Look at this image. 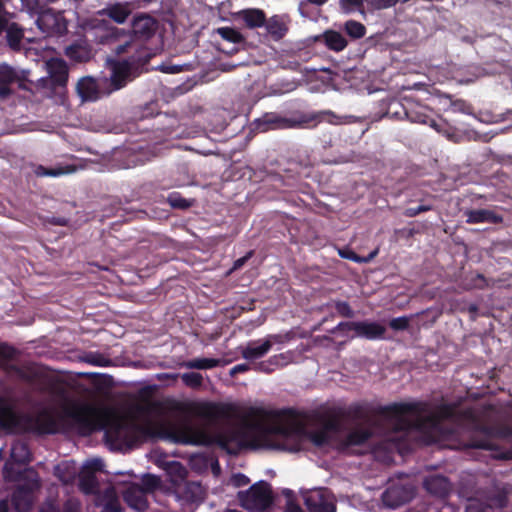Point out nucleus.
Returning a JSON list of instances; mask_svg holds the SVG:
<instances>
[{
	"mask_svg": "<svg viewBox=\"0 0 512 512\" xmlns=\"http://www.w3.org/2000/svg\"><path fill=\"white\" fill-rule=\"evenodd\" d=\"M11 460L17 464H24L30 460V452L23 442H16L11 448Z\"/></svg>",
	"mask_w": 512,
	"mask_h": 512,
	"instance_id": "nucleus-34",
	"label": "nucleus"
},
{
	"mask_svg": "<svg viewBox=\"0 0 512 512\" xmlns=\"http://www.w3.org/2000/svg\"><path fill=\"white\" fill-rule=\"evenodd\" d=\"M315 42H320L333 52L339 53L346 49L348 41L343 34L333 29H327L320 35L315 36Z\"/></svg>",
	"mask_w": 512,
	"mask_h": 512,
	"instance_id": "nucleus-16",
	"label": "nucleus"
},
{
	"mask_svg": "<svg viewBox=\"0 0 512 512\" xmlns=\"http://www.w3.org/2000/svg\"><path fill=\"white\" fill-rule=\"evenodd\" d=\"M466 512H481V511L475 505L470 504L467 507Z\"/></svg>",
	"mask_w": 512,
	"mask_h": 512,
	"instance_id": "nucleus-62",
	"label": "nucleus"
},
{
	"mask_svg": "<svg viewBox=\"0 0 512 512\" xmlns=\"http://www.w3.org/2000/svg\"><path fill=\"white\" fill-rule=\"evenodd\" d=\"M12 465L11 462L5 464L4 477L7 480L19 482L18 489L12 497V502L18 512H27L33 502L32 491L38 487V477L36 472L31 469L14 475Z\"/></svg>",
	"mask_w": 512,
	"mask_h": 512,
	"instance_id": "nucleus-3",
	"label": "nucleus"
},
{
	"mask_svg": "<svg viewBox=\"0 0 512 512\" xmlns=\"http://www.w3.org/2000/svg\"><path fill=\"white\" fill-rule=\"evenodd\" d=\"M161 71H163L165 73L174 74V73L180 72L181 68L176 65H168V66H162Z\"/></svg>",
	"mask_w": 512,
	"mask_h": 512,
	"instance_id": "nucleus-56",
	"label": "nucleus"
},
{
	"mask_svg": "<svg viewBox=\"0 0 512 512\" xmlns=\"http://www.w3.org/2000/svg\"><path fill=\"white\" fill-rule=\"evenodd\" d=\"M144 492H151L160 485V479L155 475H145L142 479Z\"/></svg>",
	"mask_w": 512,
	"mask_h": 512,
	"instance_id": "nucleus-43",
	"label": "nucleus"
},
{
	"mask_svg": "<svg viewBox=\"0 0 512 512\" xmlns=\"http://www.w3.org/2000/svg\"><path fill=\"white\" fill-rule=\"evenodd\" d=\"M187 489L190 490L193 493V496L191 497V500L197 501L202 499L203 497V491L199 484L197 483H189L187 485Z\"/></svg>",
	"mask_w": 512,
	"mask_h": 512,
	"instance_id": "nucleus-49",
	"label": "nucleus"
},
{
	"mask_svg": "<svg viewBox=\"0 0 512 512\" xmlns=\"http://www.w3.org/2000/svg\"><path fill=\"white\" fill-rule=\"evenodd\" d=\"M265 27L267 32L275 39H282L288 31L287 25L284 23L282 18L278 15L266 19Z\"/></svg>",
	"mask_w": 512,
	"mask_h": 512,
	"instance_id": "nucleus-28",
	"label": "nucleus"
},
{
	"mask_svg": "<svg viewBox=\"0 0 512 512\" xmlns=\"http://www.w3.org/2000/svg\"><path fill=\"white\" fill-rule=\"evenodd\" d=\"M50 81L53 87H65L68 81V67L64 60L55 59L48 63Z\"/></svg>",
	"mask_w": 512,
	"mask_h": 512,
	"instance_id": "nucleus-19",
	"label": "nucleus"
},
{
	"mask_svg": "<svg viewBox=\"0 0 512 512\" xmlns=\"http://www.w3.org/2000/svg\"><path fill=\"white\" fill-rule=\"evenodd\" d=\"M167 200L171 207L176 209L185 210L192 206V201L183 198L181 194L177 192L170 193Z\"/></svg>",
	"mask_w": 512,
	"mask_h": 512,
	"instance_id": "nucleus-40",
	"label": "nucleus"
},
{
	"mask_svg": "<svg viewBox=\"0 0 512 512\" xmlns=\"http://www.w3.org/2000/svg\"><path fill=\"white\" fill-rule=\"evenodd\" d=\"M452 106L455 110L461 112H466L469 108V105L464 100H456L452 103Z\"/></svg>",
	"mask_w": 512,
	"mask_h": 512,
	"instance_id": "nucleus-55",
	"label": "nucleus"
},
{
	"mask_svg": "<svg viewBox=\"0 0 512 512\" xmlns=\"http://www.w3.org/2000/svg\"><path fill=\"white\" fill-rule=\"evenodd\" d=\"M240 505L251 512H268L273 503L271 487L264 481L253 484L245 491L237 494Z\"/></svg>",
	"mask_w": 512,
	"mask_h": 512,
	"instance_id": "nucleus-4",
	"label": "nucleus"
},
{
	"mask_svg": "<svg viewBox=\"0 0 512 512\" xmlns=\"http://www.w3.org/2000/svg\"><path fill=\"white\" fill-rule=\"evenodd\" d=\"M410 319L406 316L394 318L389 325L394 330H404L408 327Z\"/></svg>",
	"mask_w": 512,
	"mask_h": 512,
	"instance_id": "nucleus-48",
	"label": "nucleus"
},
{
	"mask_svg": "<svg viewBox=\"0 0 512 512\" xmlns=\"http://www.w3.org/2000/svg\"><path fill=\"white\" fill-rule=\"evenodd\" d=\"M36 25L47 35L60 33L64 28L60 15L51 8L44 9L38 14Z\"/></svg>",
	"mask_w": 512,
	"mask_h": 512,
	"instance_id": "nucleus-11",
	"label": "nucleus"
},
{
	"mask_svg": "<svg viewBox=\"0 0 512 512\" xmlns=\"http://www.w3.org/2000/svg\"><path fill=\"white\" fill-rule=\"evenodd\" d=\"M131 29L137 39L148 40L155 35L158 21L148 14L139 13L133 17Z\"/></svg>",
	"mask_w": 512,
	"mask_h": 512,
	"instance_id": "nucleus-10",
	"label": "nucleus"
},
{
	"mask_svg": "<svg viewBox=\"0 0 512 512\" xmlns=\"http://www.w3.org/2000/svg\"><path fill=\"white\" fill-rule=\"evenodd\" d=\"M426 489L433 494H444L448 491V482L444 477L434 476L425 481Z\"/></svg>",
	"mask_w": 512,
	"mask_h": 512,
	"instance_id": "nucleus-35",
	"label": "nucleus"
},
{
	"mask_svg": "<svg viewBox=\"0 0 512 512\" xmlns=\"http://www.w3.org/2000/svg\"><path fill=\"white\" fill-rule=\"evenodd\" d=\"M295 360L294 353L287 351L270 357L268 363L274 367H284Z\"/></svg>",
	"mask_w": 512,
	"mask_h": 512,
	"instance_id": "nucleus-39",
	"label": "nucleus"
},
{
	"mask_svg": "<svg viewBox=\"0 0 512 512\" xmlns=\"http://www.w3.org/2000/svg\"><path fill=\"white\" fill-rule=\"evenodd\" d=\"M217 32L224 40L232 43L239 44L245 41L243 35L238 30L231 27L218 28Z\"/></svg>",
	"mask_w": 512,
	"mask_h": 512,
	"instance_id": "nucleus-38",
	"label": "nucleus"
},
{
	"mask_svg": "<svg viewBox=\"0 0 512 512\" xmlns=\"http://www.w3.org/2000/svg\"><path fill=\"white\" fill-rule=\"evenodd\" d=\"M370 434L365 429H357L351 432L347 437V445H359L369 438Z\"/></svg>",
	"mask_w": 512,
	"mask_h": 512,
	"instance_id": "nucleus-41",
	"label": "nucleus"
},
{
	"mask_svg": "<svg viewBox=\"0 0 512 512\" xmlns=\"http://www.w3.org/2000/svg\"><path fill=\"white\" fill-rule=\"evenodd\" d=\"M305 505L310 512H335L333 496L326 490H313L304 496Z\"/></svg>",
	"mask_w": 512,
	"mask_h": 512,
	"instance_id": "nucleus-9",
	"label": "nucleus"
},
{
	"mask_svg": "<svg viewBox=\"0 0 512 512\" xmlns=\"http://www.w3.org/2000/svg\"><path fill=\"white\" fill-rule=\"evenodd\" d=\"M404 114L406 118L412 123L429 124L431 127L438 130L436 121L434 119H430L426 113L420 110L404 108Z\"/></svg>",
	"mask_w": 512,
	"mask_h": 512,
	"instance_id": "nucleus-33",
	"label": "nucleus"
},
{
	"mask_svg": "<svg viewBox=\"0 0 512 512\" xmlns=\"http://www.w3.org/2000/svg\"><path fill=\"white\" fill-rule=\"evenodd\" d=\"M65 55L71 61L84 63L88 62L92 58V50L87 42L81 41L67 46L65 49Z\"/></svg>",
	"mask_w": 512,
	"mask_h": 512,
	"instance_id": "nucleus-23",
	"label": "nucleus"
},
{
	"mask_svg": "<svg viewBox=\"0 0 512 512\" xmlns=\"http://www.w3.org/2000/svg\"><path fill=\"white\" fill-rule=\"evenodd\" d=\"M75 169L72 166H59L56 168H47L42 165H39L35 170L38 176H48V177H58L61 175L69 174L74 172Z\"/></svg>",
	"mask_w": 512,
	"mask_h": 512,
	"instance_id": "nucleus-36",
	"label": "nucleus"
},
{
	"mask_svg": "<svg viewBox=\"0 0 512 512\" xmlns=\"http://www.w3.org/2000/svg\"><path fill=\"white\" fill-rule=\"evenodd\" d=\"M256 128L261 132L277 129L302 128V114L297 118H287L276 112H268L255 120Z\"/></svg>",
	"mask_w": 512,
	"mask_h": 512,
	"instance_id": "nucleus-7",
	"label": "nucleus"
},
{
	"mask_svg": "<svg viewBox=\"0 0 512 512\" xmlns=\"http://www.w3.org/2000/svg\"><path fill=\"white\" fill-rule=\"evenodd\" d=\"M339 256H352V257H355V256H359V255L357 253L353 252V251L345 252V251L339 250Z\"/></svg>",
	"mask_w": 512,
	"mask_h": 512,
	"instance_id": "nucleus-61",
	"label": "nucleus"
},
{
	"mask_svg": "<svg viewBox=\"0 0 512 512\" xmlns=\"http://www.w3.org/2000/svg\"><path fill=\"white\" fill-rule=\"evenodd\" d=\"M366 121L364 116H356L351 114L339 115L332 110H321L317 112L303 113L302 122L304 127H316L319 123L326 122L330 125L340 126L353 123H363Z\"/></svg>",
	"mask_w": 512,
	"mask_h": 512,
	"instance_id": "nucleus-5",
	"label": "nucleus"
},
{
	"mask_svg": "<svg viewBox=\"0 0 512 512\" xmlns=\"http://www.w3.org/2000/svg\"><path fill=\"white\" fill-rule=\"evenodd\" d=\"M44 222L53 226H68L70 223V218L65 216L51 215L46 216L44 218Z\"/></svg>",
	"mask_w": 512,
	"mask_h": 512,
	"instance_id": "nucleus-45",
	"label": "nucleus"
},
{
	"mask_svg": "<svg viewBox=\"0 0 512 512\" xmlns=\"http://www.w3.org/2000/svg\"><path fill=\"white\" fill-rule=\"evenodd\" d=\"M219 360L213 358H197L185 363V366L190 369H210L218 366Z\"/></svg>",
	"mask_w": 512,
	"mask_h": 512,
	"instance_id": "nucleus-37",
	"label": "nucleus"
},
{
	"mask_svg": "<svg viewBox=\"0 0 512 512\" xmlns=\"http://www.w3.org/2000/svg\"><path fill=\"white\" fill-rule=\"evenodd\" d=\"M287 504L285 512H304L299 505L293 502L291 499V493L287 492Z\"/></svg>",
	"mask_w": 512,
	"mask_h": 512,
	"instance_id": "nucleus-53",
	"label": "nucleus"
},
{
	"mask_svg": "<svg viewBox=\"0 0 512 512\" xmlns=\"http://www.w3.org/2000/svg\"><path fill=\"white\" fill-rule=\"evenodd\" d=\"M96 504L103 507L102 512L121 511L114 487H108L103 491V493L99 494L96 499Z\"/></svg>",
	"mask_w": 512,
	"mask_h": 512,
	"instance_id": "nucleus-26",
	"label": "nucleus"
},
{
	"mask_svg": "<svg viewBox=\"0 0 512 512\" xmlns=\"http://www.w3.org/2000/svg\"><path fill=\"white\" fill-rule=\"evenodd\" d=\"M329 0H307L308 3L316 5V6H323L326 4Z\"/></svg>",
	"mask_w": 512,
	"mask_h": 512,
	"instance_id": "nucleus-59",
	"label": "nucleus"
},
{
	"mask_svg": "<svg viewBox=\"0 0 512 512\" xmlns=\"http://www.w3.org/2000/svg\"><path fill=\"white\" fill-rule=\"evenodd\" d=\"M130 10L127 4L114 3L101 9L98 14L103 17H108L117 24H123L130 15Z\"/></svg>",
	"mask_w": 512,
	"mask_h": 512,
	"instance_id": "nucleus-24",
	"label": "nucleus"
},
{
	"mask_svg": "<svg viewBox=\"0 0 512 512\" xmlns=\"http://www.w3.org/2000/svg\"><path fill=\"white\" fill-rule=\"evenodd\" d=\"M0 425L11 431L36 429L42 433H54L58 428V418L53 411L45 410L37 416L34 423L25 424L22 423L21 418L12 410L8 403L1 402Z\"/></svg>",
	"mask_w": 512,
	"mask_h": 512,
	"instance_id": "nucleus-2",
	"label": "nucleus"
},
{
	"mask_svg": "<svg viewBox=\"0 0 512 512\" xmlns=\"http://www.w3.org/2000/svg\"><path fill=\"white\" fill-rule=\"evenodd\" d=\"M432 209H433L432 205H424V204H422V205H419L417 207H409V208L405 209L403 214L406 217H415V216H417V215H419V214H421L423 212H427V211H430Z\"/></svg>",
	"mask_w": 512,
	"mask_h": 512,
	"instance_id": "nucleus-46",
	"label": "nucleus"
},
{
	"mask_svg": "<svg viewBox=\"0 0 512 512\" xmlns=\"http://www.w3.org/2000/svg\"><path fill=\"white\" fill-rule=\"evenodd\" d=\"M364 0H340V7L345 11H352L363 6Z\"/></svg>",
	"mask_w": 512,
	"mask_h": 512,
	"instance_id": "nucleus-47",
	"label": "nucleus"
},
{
	"mask_svg": "<svg viewBox=\"0 0 512 512\" xmlns=\"http://www.w3.org/2000/svg\"><path fill=\"white\" fill-rule=\"evenodd\" d=\"M124 499L130 508L139 512L144 511L148 506L144 490L135 484L130 485L125 491Z\"/></svg>",
	"mask_w": 512,
	"mask_h": 512,
	"instance_id": "nucleus-20",
	"label": "nucleus"
},
{
	"mask_svg": "<svg viewBox=\"0 0 512 512\" xmlns=\"http://www.w3.org/2000/svg\"><path fill=\"white\" fill-rule=\"evenodd\" d=\"M351 329L355 331L358 336L365 337L368 339H376L383 336L385 328L376 322H353Z\"/></svg>",
	"mask_w": 512,
	"mask_h": 512,
	"instance_id": "nucleus-22",
	"label": "nucleus"
},
{
	"mask_svg": "<svg viewBox=\"0 0 512 512\" xmlns=\"http://www.w3.org/2000/svg\"><path fill=\"white\" fill-rule=\"evenodd\" d=\"M344 32L353 40H358L366 35L367 29L364 24L356 20H347L343 25Z\"/></svg>",
	"mask_w": 512,
	"mask_h": 512,
	"instance_id": "nucleus-32",
	"label": "nucleus"
},
{
	"mask_svg": "<svg viewBox=\"0 0 512 512\" xmlns=\"http://www.w3.org/2000/svg\"><path fill=\"white\" fill-rule=\"evenodd\" d=\"M187 410L195 416L215 420L233 413L234 406L232 404H216L212 402H191L187 405Z\"/></svg>",
	"mask_w": 512,
	"mask_h": 512,
	"instance_id": "nucleus-8",
	"label": "nucleus"
},
{
	"mask_svg": "<svg viewBox=\"0 0 512 512\" xmlns=\"http://www.w3.org/2000/svg\"><path fill=\"white\" fill-rule=\"evenodd\" d=\"M6 33L7 46L13 51H20L22 40L24 38V30L15 22L6 20L5 28L1 31V35Z\"/></svg>",
	"mask_w": 512,
	"mask_h": 512,
	"instance_id": "nucleus-21",
	"label": "nucleus"
},
{
	"mask_svg": "<svg viewBox=\"0 0 512 512\" xmlns=\"http://www.w3.org/2000/svg\"><path fill=\"white\" fill-rule=\"evenodd\" d=\"M249 369L248 365L247 364H239V365H236L234 366L232 369H231V375H234L236 373H241V372H245Z\"/></svg>",
	"mask_w": 512,
	"mask_h": 512,
	"instance_id": "nucleus-57",
	"label": "nucleus"
},
{
	"mask_svg": "<svg viewBox=\"0 0 512 512\" xmlns=\"http://www.w3.org/2000/svg\"><path fill=\"white\" fill-rule=\"evenodd\" d=\"M77 471L76 463L72 461L62 462L55 467V474L63 483L74 481Z\"/></svg>",
	"mask_w": 512,
	"mask_h": 512,
	"instance_id": "nucleus-30",
	"label": "nucleus"
},
{
	"mask_svg": "<svg viewBox=\"0 0 512 512\" xmlns=\"http://www.w3.org/2000/svg\"><path fill=\"white\" fill-rule=\"evenodd\" d=\"M463 214L467 224H500L503 222V217L490 209H467Z\"/></svg>",
	"mask_w": 512,
	"mask_h": 512,
	"instance_id": "nucleus-17",
	"label": "nucleus"
},
{
	"mask_svg": "<svg viewBox=\"0 0 512 512\" xmlns=\"http://www.w3.org/2000/svg\"><path fill=\"white\" fill-rule=\"evenodd\" d=\"M414 496V488L412 486L391 485L383 495L385 505L389 507H397L405 502L410 501Z\"/></svg>",
	"mask_w": 512,
	"mask_h": 512,
	"instance_id": "nucleus-12",
	"label": "nucleus"
},
{
	"mask_svg": "<svg viewBox=\"0 0 512 512\" xmlns=\"http://www.w3.org/2000/svg\"><path fill=\"white\" fill-rule=\"evenodd\" d=\"M336 310L343 316H352V310L346 302H338L336 304Z\"/></svg>",
	"mask_w": 512,
	"mask_h": 512,
	"instance_id": "nucleus-54",
	"label": "nucleus"
},
{
	"mask_svg": "<svg viewBox=\"0 0 512 512\" xmlns=\"http://www.w3.org/2000/svg\"><path fill=\"white\" fill-rule=\"evenodd\" d=\"M183 382L192 388L200 387L202 384V375L196 372L184 373L181 376Z\"/></svg>",
	"mask_w": 512,
	"mask_h": 512,
	"instance_id": "nucleus-42",
	"label": "nucleus"
},
{
	"mask_svg": "<svg viewBox=\"0 0 512 512\" xmlns=\"http://www.w3.org/2000/svg\"><path fill=\"white\" fill-rule=\"evenodd\" d=\"M397 0H372V4L376 9H386L394 6Z\"/></svg>",
	"mask_w": 512,
	"mask_h": 512,
	"instance_id": "nucleus-52",
	"label": "nucleus"
},
{
	"mask_svg": "<svg viewBox=\"0 0 512 512\" xmlns=\"http://www.w3.org/2000/svg\"><path fill=\"white\" fill-rule=\"evenodd\" d=\"M69 415L88 431L105 429L107 436L119 440L128 436L127 428L131 424L143 436L195 446L215 443L231 454L244 447L296 452L307 439L321 446L330 443L337 433L335 426L329 424L307 434L294 415L262 407L250 408L240 426L217 434L206 427L172 421L165 416L160 403L151 401L137 405L131 413L130 422L110 409L83 403L73 405Z\"/></svg>",
	"mask_w": 512,
	"mask_h": 512,
	"instance_id": "nucleus-1",
	"label": "nucleus"
},
{
	"mask_svg": "<svg viewBox=\"0 0 512 512\" xmlns=\"http://www.w3.org/2000/svg\"><path fill=\"white\" fill-rule=\"evenodd\" d=\"M76 90L82 101H94L99 96L97 82L92 77L81 78Z\"/></svg>",
	"mask_w": 512,
	"mask_h": 512,
	"instance_id": "nucleus-25",
	"label": "nucleus"
},
{
	"mask_svg": "<svg viewBox=\"0 0 512 512\" xmlns=\"http://www.w3.org/2000/svg\"><path fill=\"white\" fill-rule=\"evenodd\" d=\"M395 411L399 414L401 420L410 422L418 417L424 410L418 404H400L395 406ZM410 425V423H407L405 427H409Z\"/></svg>",
	"mask_w": 512,
	"mask_h": 512,
	"instance_id": "nucleus-31",
	"label": "nucleus"
},
{
	"mask_svg": "<svg viewBox=\"0 0 512 512\" xmlns=\"http://www.w3.org/2000/svg\"><path fill=\"white\" fill-rule=\"evenodd\" d=\"M239 17L244 21L245 25L251 29L262 27L266 22L265 12L257 8L242 10L239 12Z\"/></svg>",
	"mask_w": 512,
	"mask_h": 512,
	"instance_id": "nucleus-27",
	"label": "nucleus"
},
{
	"mask_svg": "<svg viewBox=\"0 0 512 512\" xmlns=\"http://www.w3.org/2000/svg\"><path fill=\"white\" fill-rule=\"evenodd\" d=\"M164 469L174 485H180L186 478L187 470L180 462H167Z\"/></svg>",
	"mask_w": 512,
	"mask_h": 512,
	"instance_id": "nucleus-29",
	"label": "nucleus"
},
{
	"mask_svg": "<svg viewBox=\"0 0 512 512\" xmlns=\"http://www.w3.org/2000/svg\"><path fill=\"white\" fill-rule=\"evenodd\" d=\"M6 509H7V504L6 503H1L0 504V512H6Z\"/></svg>",
	"mask_w": 512,
	"mask_h": 512,
	"instance_id": "nucleus-64",
	"label": "nucleus"
},
{
	"mask_svg": "<svg viewBox=\"0 0 512 512\" xmlns=\"http://www.w3.org/2000/svg\"><path fill=\"white\" fill-rule=\"evenodd\" d=\"M15 351L13 348L5 345L0 344V365L3 364L4 360L12 358Z\"/></svg>",
	"mask_w": 512,
	"mask_h": 512,
	"instance_id": "nucleus-50",
	"label": "nucleus"
},
{
	"mask_svg": "<svg viewBox=\"0 0 512 512\" xmlns=\"http://www.w3.org/2000/svg\"><path fill=\"white\" fill-rule=\"evenodd\" d=\"M450 415V410L446 407L442 408L440 411H439V414L437 417H447Z\"/></svg>",
	"mask_w": 512,
	"mask_h": 512,
	"instance_id": "nucleus-60",
	"label": "nucleus"
},
{
	"mask_svg": "<svg viewBox=\"0 0 512 512\" xmlns=\"http://www.w3.org/2000/svg\"><path fill=\"white\" fill-rule=\"evenodd\" d=\"M286 337L279 334H271L265 338L248 342L240 347L242 357L247 361H255L265 356L274 344H282Z\"/></svg>",
	"mask_w": 512,
	"mask_h": 512,
	"instance_id": "nucleus-6",
	"label": "nucleus"
},
{
	"mask_svg": "<svg viewBox=\"0 0 512 512\" xmlns=\"http://www.w3.org/2000/svg\"><path fill=\"white\" fill-rule=\"evenodd\" d=\"M230 483L235 487H241L247 485L249 483V479L243 474H236L231 477Z\"/></svg>",
	"mask_w": 512,
	"mask_h": 512,
	"instance_id": "nucleus-51",
	"label": "nucleus"
},
{
	"mask_svg": "<svg viewBox=\"0 0 512 512\" xmlns=\"http://www.w3.org/2000/svg\"><path fill=\"white\" fill-rule=\"evenodd\" d=\"M212 470H213L215 475L219 474L220 467H219V464L217 462L212 465Z\"/></svg>",
	"mask_w": 512,
	"mask_h": 512,
	"instance_id": "nucleus-63",
	"label": "nucleus"
},
{
	"mask_svg": "<svg viewBox=\"0 0 512 512\" xmlns=\"http://www.w3.org/2000/svg\"><path fill=\"white\" fill-rule=\"evenodd\" d=\"M103 462L99 458L89 459L87 460L80 473V489L88 494L93 492L95 487V479L93 477V473L102 470Z\"/></svg>",
	"mask_w": 512,
	"mask_h": 512,
	"instance_id": "nucleus-14",
	"label": "nucleus"
},
{
	"mask_svg": "<svg viewBox=\"0 0 512 512\" xmlns=\"http://www.w3.org/2000/svg\"><path fill=\"white\" fill-rule=\"evenodd\" d=\"M19 80L18 73L13 67L6 63L0 64V102L8 100L14 94L11 85Z\"/></svg>",
	"mask_w": 512,
	"mask_h": 512,
	"instance_id": "nucleus-15",
	"label": "nucleus"
},
{
	"mask_svg": "<svg viewBox=\"0 0 512 512\" xmlns=\"http://www.w3.org/2000/svg\"><path fill=\"white\" fill-rule=\"evenodd\" d=\"M485 286H486V280L481 275H477L475 278V283H474L473 287L483 288Z\"/></svg>",
	"mask_w": 512,
	"mask_h": 512,
	"instance_id": "nucleus-58",
	"label": "nucleus"
},
{
	"mask_svg": "<svg viewBox=\"0 0 512 512\" xmlns=\"http://www.w3.org/2000/svg\"><path fill=\"white\" fill-rule=\"evenodd\" d=\"M127 53H129V56L125 60L134 70L144 69L155 55L150 48L137 43L129 44Z\"/></svg>",
	"mask_w": 512,
	"mask_h": 512,
	"instance_id": "nucleus-13",
	"label": "nucleus"
},
{
	"mask_svg": "<svg viewBox=\"0 0 512 512\" xmlns=\"http://www.w3.org/2000/svg\"><path fill=\"white\" fill-rule=\"evenodd\" d=\"M134 70L130 64L124 59L115 61L111 66V86L113 90L123 88L130 78L131 72Z\"/></svg>",
	"mask_w": 512,
	"mask_h": 512,
	"instance_id": "nucleus-18",
	"label": "nucleus"
},
{
	"mask_svg": "<svg viewBox=\"0 0 512 512\" xmlns=\"http://www.w3.org/2000/svg\"><path fill=\"white\" fill-rule=\"evenodd\" d=\"M79 504L77 501L70 500L65 508V512H78ZM40 512H58L55 506L51 503L47 504L45 507L41 509Z\"/></svg>",
	"mask_w": 512,
	"mask_h": 512,
	"instance_id": "nucleus-44",
	"label": "nucleus"
}]
</instances>
